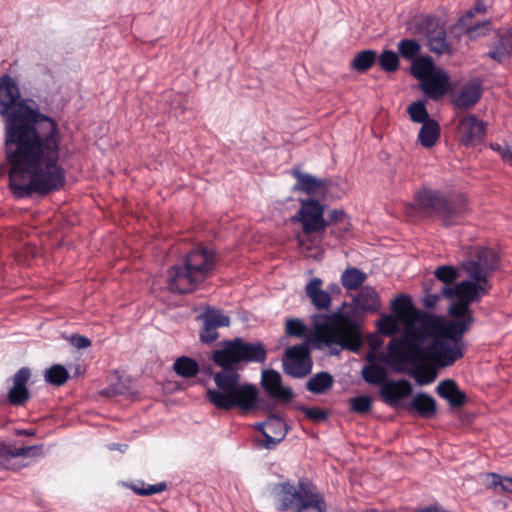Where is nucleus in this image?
I'll list each match as a JSON object with an SVG mask.
<instances>
[{
    "mask_svg": "<svg viewBox=\"0 0 512 512\" xmlns=\"http://www.w3.org/2000/svg\"><path fill=\"white\" fill-rule=\"evenodd\" d=\"M0 115L12 195L23 199L61 190L66 171L59 164L58 123L41 113L34 100L22 98L18 83L8 74L0 77Z\"/></svg>",
    "mask_w": 512,
    "mask_h": 512,
    "instance_id": "obj_1",
    "label": "nucleus"
},
{
    "mask_svg": "<svg viewBox=\"0 0 512 512\" xmlns=\"http://www.w3.org/2000/svg\"><path fill=\"white\" fill-rule=\"evenodd\" d=\"M267 359L266 346L261 341L248 342L243 338L224 340L221 348L213 351V362L222 368L214 374L216 388L206 392L207 400L217 409H238L246 415L259 408V391L248 382H241L238 369L251 363L264 364Z\"/></svg>",
    "mask_w": 512,
    "mask_h": 512,
    "instance_id": "obj_2",
    "label": "nucleus"
},
{
    "mask_svg": "<svg viewBox=\"0 0 512 512\" xmlns=\"http://www.w3.org/2000/svg\"><path fill=\"white\" fill-rule=\"evenodd\" d=\"M216 253L213 249L201 247L186 254L182 264H176L167 271V287L173 294H189L213 273L216 267Z\"/></svg>",
    "mask_w": 512,
    "mask_h": 512,
    "instance_id": "obj_3",
    "label": "nucleus"
},
{
    "mask_svg": "<svg viewBox=\"0 0 512 512\" xmlns=\"http://www.w3.org/2000/svg\"><path fill=\"white\" fill-rule=\"evenodd\" d=\"M426 343L417 321L407 323L402 336L390 340L381 361L396 373H411L410 367L416 369L426 361Z\"/></svg>",
    "mask_w": 512,
    "mask_h": 512,
    "instance_id": "obj_4",
    "label": "nucleus"
},
{
    "mask_svg": "<svg viewBox=\"0 0 512 512\" xmlns=\"http://www.w3.org/2000/svg\"><path fill=\"white\" fill-rule=\"evenodd\" d=\"M414 201L420 210L438 216L445 227L456 225L468 210L467 201L461 196L429 187L417 191Z\"/></svg>",
    "mask_w": 512,
    "mask_h": 512,
    "instance_id": "obj_5",
    "label": "nucleus"
},
{
    "mask_svg": "<svg viewBox=\"0 0 512 512\" xmlns=\"http://www.w3.org/2000/svg\"><path fill=\"white\" fill-rule=\"evenodd\" d=\"M276 503V509L281 512L294 510V512H325L326 502L318 493L311 491L302 481L297 485L287 480L276 483L271 489Z\"/></svg>",
    "mask_w": 512,
    "mask_h": 512,
    "instance_id": "obj_6",
    "label": "nucleus"
},
{
    "mask_svg": "<svg viewBox=\"0 0 512 512\" xmlns=\"http://www.w3.org/2000/svg\"><path fill=\"white\" fill-rule=\"evenodd\" d=\"M416 321L428 342L430 338L464 343L463 336L471 328V319L459 321L426 312H417Z\"/></svg>",
    "mask_w": 512,
    "mask_h": 512,
    "instance_id": "obj_7",
    "label": "nucleus"
},
{
    "mask_svg": "<svg viewBox=\"0 0 512 512\" xmlns=\"http://www.w3.org/2000/svg\"><path fill=\"white\" fill-rule=\"evenodd\" d=\"M310 344H314L313 338L286 348L282 366L286 375L300 379L309 375L313 368Z\"/></svg>",
    "mask_w": 512,
    "mask_h": 512,
    "instance_id": "obj_8",
    "label": "nucleus"
},
{
    "mask_svg": "<svg viewBox=\"0 0 512 512\" xmlns=\"http://www.w3.org/2000/svg\"><path fill=\"white\" fill-rule=\"evenodd\" d=\"M324 209L325 205L317 199H302L300 209L291 217V220L300 222L305 234L322 233L327 228Z\"/></svg>",
    "mask_w": 512,
    "mask_h": 512,
    "instance_id": "obj_9",
    "label": "nucleus"
},
{
    "mask_svg": "<svg viewBox=\"0 0 512 512\" xmlns=\"http://www.w3.org/2000/svg\"><path fill=\"white\" fill-rule=\"evenodd\" d=\"M427 343L426 360H432L439 367L451 366L464 356V343H453L436 338H430Z\"/></svg>",
    "mask_w": 512,
    "mask_h": 512,
    "instance_id": "obj_10",
    "label": "nucleus"
},
{
    "mask_svg": "<svg viewBox=\"0 0 512 512\" xmlns=\"http://www.w3.org/2000/svg\"><path fill=\"white\" fill-rule=\"evenodd\" d=\"M421 29L425 34L428 49L438 55L453 53L451 43L447 39V34L439 20L433 16L427 15L422 19Z\"/></svg>",
    "mask_w": 512,
    "mask_h": 512,
    "instance_id": "obj_11",
    "label": "nucleus"
},
{
    "mask_svg": "<svg viewBox=\"0 0 512 512\" xmlns=\"http://www.w3.org/2000/svg\"><path fill=\"white\" fill-rule=\"evenodd\" d=\"M487 130V123L474 114H468L458 123L460 143L469 148L483 143Z\"/></svg>",
    "mask_w": 512,
    "mask_h": 512,
    "instance_id": "obj_12",
    "label": "nucleus"
},
{
    "mask_svg": "<svg viewBox=\"0 0 512 512\" xmlns=\"http://www.w3.org/2000/svg\"><path fill=\"white\" fill-rule=\"evenodd\" d=\"M314 345L318 349L329 348V354L338 356L343 350L357 352L360 342H353L341 329L335 328L324 335H317L313 338Z\"/></svg>",
    "mask_w": 512,
    "mask_h": 512,
    "instance_id": "obj_13",
    "label": "nucleus"
},
{
    "mask_svg": "<svg viewBox=\"0 0 512 512\" xmlns=\"http://www.w3.org/2000/svg\"><path fill=\"white\" fill-rule=\"evenodd\" d=\"M198 320H202V328L199 334L200 341L209 344L215 341L219 334V327H227L230 325V318L222 313L220 309L215 307H206L203 312L197 316Z\"/></svg>",
    "mask_w": 512,
    "mask_h": 512,
    "instance_id": "obj_14",
    "label": "nucleus"
},
{
    "mask_svg": "<svg viewBox=\"0 0 512 512\" xmlns=\"http://www.w3.org/2000/svg\"><path fill=\"white\" fill-rule=\"evenodd\" d=\"M420 89L427 98L441 100L451 89L450 76L443 69H437L419 83Z\"/></svg>",
    "mask_w": 512,
    "mask_h": 512,
    "instance_id": "obj_15",
    "label": "nucleus"
},
{
    "mask_svg": "<svg viewBox=\"0 0 512 512\" xmlns=\"http://www.w3.org/2000/svg\"><path fill=\"white\" fill-rule=\"evenodd\" d=\"M261 386L271 399L289 403L293 399V391L282 385L281 374L274 369L263 370Z\"/></svg>",
    "mask_w": 512,
    "mask_h": 512,
    "instance_id": "obj_16",
    "label": "nucleus"
},
{
    "mask_svg": "<svg viewBox=\"0 0 512 512\" xmlns=\"http://www.w3.org/2000/svg\"><path fill=\"white\" fill-rule=\"evenodd\" d=\"M413 391V386L406 379H388L380 388V395L383 401L391 407H402L403 400L408 398Z\"/></svg>",
    "mask_w": 512,
    "mask_h": 512,
    "instance_id": "obj_17",
    "label": "nucleus"
},
{
    "mask_svg": "<svg viewBox=\"0 0 512 512\" xmlns=\"http://www.w3.org/2000/svg\"><path fill=\"white\" fill-rule=\"evenodd\" d=\"M442 293L446 298L458 297L471 305L473 302H479L487 293V289L482 284L464 280L454 286H442Z\"/></svg>",
    "mask_w": 512,
    "mask_h": 512,
    "instance_id": "obj_18",
    "label": "nucleus"
},
{
    "mask_svg": "<svg viewBox=\"0 0 512 512\" xmlns=\"http://www.w3.org/2000/svg\"><path fill=\"white\" fill-rule=\"evenodd\" d=\"M487 56L498 64L512 58V28L498 29L495 32Z\"/></svg>",
    "mask_w": 512,
    "mask_h": 512,
    "instance_id": "obj_19",
    "label": "nucleus"
},
{
    "mask_svg": "<svg viewBox=\"0 0 512 512\" xmlns=\"http://www.w3.org/2000/svg\"><path fill=\"white\" fill-rule=\"evenodd\" d=\"M30 375L31 372L28 367L20 368L13 375V385L7 394V400L11 405L22 406L30 398V392L27 388Z\"/></svg>",
    "mask_w": 512,
    "mask_h": 512,
    "instance_id": "obj_20",
    "label": "nucleus"
},
{
    "mask_svg": "<svg viewBox=\"0 0 512 512\" xmlns=\"http://www.w3.org/2000/svg\"><path fill=\"white\" fill-rule=\"evenodd\" d=\"M291 174L296 179L293 191H303L308 195H316L320 190L325 191L328 188L327 180L302 172L298 167L293 168Z\"/></svg>",
    "mask_w": 512,
    "mask_h": 512,
    "instance_id": "obj_21",
    "label": "nucleus"
},
{
    "mask_svg": "<svg viewBox=\"0 0 512 512\" xmlns=\"http://www.w3.org/2000/svg\"><path fill=\"white\" fill-rule=\"evenodd\" d=\"M482 93L481 81L479 79H472L464 84L460 92L453 99V104L459 109H468L478 103Z\"/></svg>",
    "mask_w": 512,
    "mask_h": 512,
    "instance_id": "obj_22",
    "label": "nucleus"
},
{
    "mask_svg": "<svg viewBox=\"0 0 512 512\" xmlns=\"http://www.w3.org/2000/svg\"><path fill=\"white\" fill-rule=\"evenodd\" d=\"M345 305L346 303H343L342 306L335 311L336 322L343 325V327L340 328L353 342L362 343L359 317L354 310L343 311Z\"/></svg>",
    "mask_w": 512,
    "mask_h": 512,
    "instance_id": "obj_23",
    "label": "nucleus"
},
{
    "mask_svg": "<svg viewBox=\"0 0 512 512\" xmlns=\"http://www.w3.org/2000/svg\"><path fill=\"white\" fill-rule=\"evenodd\" d=\"M436 392L441 398L445 399L452 408H460L467 401L466 394L460 390L457 383L452 379L441 381L436 387Z\"/></svg>",
    "mask_w": 512,
    "mask_h": 512,
    "instance_id": "obj_24",
    "label": "nucleus"
},
{
    "mask_svg": "<svg viewBox=\"0 0 512 512\" xmlns=\"http://www.w3.org/2000/svg\"><path fill=\"white\" fill-rule=\"evenodd\" d=\"M405 408L409 411H415L423 419H430L436 415L437 403L431 395L419 392Z\"/></svg>",
    "mask_w": 512,
    "mask_h": 512,
    "instance_id": "obj_25",
    "label": "nucleus"
},
{
    "mask_svg": "<svg viewBox=\"0 0 512 512\" xmlns=\"http://www.w3.org/2000/svg\"><path fill=\"white\" fill-rule=\"evenodd\" d=\"M322 279L315 277L305 287V292L312 304L319 310L327 309L331 304L330 294L322 289Z\"/></svg>",
    "mask_w": 512,
    "mask_h": 512,
    "instance_id": "obj_26",
    "label": "nucleus"
},
{
    "mask_svg": "<svg viewBox=\"0 0 512 512\" xmlns=\"http://www.w3.org/2000/svg\"><path fill=\"white\" fill-rule=\"evenodd\" d=\"M357 307L366 312H376L380 308L379 294L375 288L364 286L354 298Z\"/></svg>",
    "mask_w": 512,
    "mask_h": 512,
    "instance_id": "obj_27",
    "label": "nucleus"
},
{
    "mask_svg": "<svg viewBox=\"0 0 512 512\" xmlns=\"http://www.w3.org/2000/svg\"><path fill=\"white\" fill-rule=\"evenodd\" d=\"M441 128L439 123L433 119L428 120L427 123L422 124L419 133L418 141L425 148L433 147L440 137Z\"/></svg>",
    "mask_w": 512,
    "mask_h": 512,
    "instance_id": "obj_28",
    "label": "nucleus"
},
{
    "mask_svg": "<svg viewBox=\"0 0 512 512\" xmlns=\"http://www.w3.org/2000/svg\"><path fill=\"white\" fill-rule=\"evenodd\" d=\"M334 383L333 376L326 371L314 374L306 383V389L313 394H324Z\"/></svg>",
    "mask_w": 512,
    "mask_h": 512,
    "instance_id": "obj_29",
    "label": "nucleus"
},
{
    "mask_svg": "<svg viewBox=\"0 0 512 512\" xmlns=\"http://www.w3.org/2000/svg\"><path fill=\"white\" fill-rule=\"evenodd\" d=\"M377 60V52L373 49H366L358 52L350 63V67L358 73L368 71Z\"/></svg>",
    "mask_w": 512,
    "mask_h": 512,
    "instance_id": "obj_30",
    "label": "nucleus"
},
{
    "mask_svg": "<svg viewBox=\"0 0 512 512\" xmlns=\"http://www.w3.org/2000/svg\"><path fill=\"white\" fill-rule=\"evenodd\" d=\"M362 377L364 381L371 385H379L380 388L383 383L387 382V371L383 366L377 364H369L363 367Z\"/></svg>",
    "mask_w": 512,
    "mask_h": 512,
    "instance_id": "obj_31",
    "label": "nucleus"
},
{
    "mask_svg": "<svg viewBox=\"0 0 512 512\" xmlns=\"http://www.w3.org/2000/svg\"><path fill=\"white\" fill-rule=\"evenodd\" d=\"M434 62L431 57H419L413 60L410 72L414 78L422 82L430 73L434 72Z\"/></svg>",
    "mask_w": 512,
    "mask_h": 512,
    "instance_id": "obj_32",
    "label": "nucleus"
},
{
    "mask_svg": "<svg viewBox=\"0 0 512 512\" xmlns=\"http://www.w3.org/2000/svg\"><path fill=\"white\" fill-rule=\"evenodd\" d=\"M455 299L451 302L448 313L454 320L467 321L471 319V325L475 322V318L472 314L470 304L466 301L454 297Z\"/></svg>",
    "mask_w": 512,
    "mask_h": 512,
    "instance_id": "obj_33",
    "label": "nucleus"
},
{
    "mask_svg": "<svg viewBox=\"0 0 512 512\" xmlns=\"http://www.w3.org/2000/svg\"><path fill=\"white\" fill-rule=\"evenodd\" d=\"M173 368L176 374L183 378L194 377L199 372L198 362L187 356L177 358L174 362Z\"/></svg>",
    "mask_w": 512,
    "mask_h": 512,
    "instance_id": "obj_34",
    "label": "nucleus"
},
{
    "mask_svg": "<svg viewBox=\"0 0 512 512\" xmlns=\"http://www.w3.org/2000/svg\"><path fill=\"white\" fill-rule=\"evenodd\" d=\"M435 280L431 283L433 286H454V282L458 277V271L454 266L442 265L434 271Z\"/></svg>",
    "mask_w": 512,
    "mask_h": 512,
    "instance_id": "obj_35",
    "label": "nucleus"
},
{
    "mask_svg": "<svg viewBox=\"0 0 512 512\" xmlns=\"http://www.w3.org/2000/svg\"><path fill=\"white\" fill-rule=\"evenodd\" d=\"M366 274L356 267L346 269L341 275V284L347 290L358 289L366 280Z\"/></svg>",
    "mask_w": 512,
    "mask_h": 512,
    "instance_id": "obj_36",
    "label": "nucleus"
},
{
    "mask_svg": "<svg viewBox=\"0 0 512 512\" xmlns=\"http://www.w3.org/2000/svg\"><path fill=\"white\" fill-rule=\"evenodd\" d=\"M400 320L401 319L392 314L382 315V317L376 322L378 332L384 336H392L396 334L399 330Z\"/></svg>",
    "mask_w": 512,
    "mask_h": 512,
    "instance_id": "obj_37",
    "label": "nucleus"
},
{
    "mask_svg": "<svg viewBox=\"0 0 512 512\" xmlns=\"http://www.w3.org/2000/svg\"><path fill=\"white\" fill-rule=\"evenodd\" d=\"M462 266L467 275L470 278H472L476 283L486 284L488 282V272L484 270V268L475 260L470 259L464 261Z\"/></svg>",
    "mask_w": 512,
    "mask_h": 512,
    "instance_id": "obj_38",
    "label": "nucleus"
},
{
    "mask_svg": "<svg viewBox=\"0 0 512 512\" xmlns=\"http://www.w3.org/2000/svg\"><path fill=\"white\" fill-rule=\"evenodd\" d=\"M473 260L479 263L488 273L495 270L498 265V258L496 254L489 248L479 249Z\"/></svg>",
    "mask_w": 512,
    "mask_h": 512,
    "instance_id": "obj_39",
    "label": "nucleus"
},
{
    "mask_svg": "<svg viewBox=\"0 0 512 512\" xmlns=\"http://www.w3.org/2000/svg\"><path fill=\"white\" fill-rule=\"evenodd\" d=\"M407 112L411 121L414 123L424 124L427 123L428 120H433V118H430L423 100L411 103L407 108Z\"/></svg>",
    "mask_w": 512,
    "mask_h": 512,
    "instance_id": "obj_40",
    "label": "nucleus"
},
{
    "mask_svg": "<svg viewBox=\"0 0 512 512\" xmlns=\"http://www.w3.org/2000/svg\"><path fill=\"white\" fill-rule=\"evenodd\" d=\"M68 378L69 373L67 369L60 364L51 366L45 372V381L55 386L63 385Z\"/></svg>",
    "mask_w": 512,
    "mask_h": 512,
    "instance_id": "obj_41",
    "label": "nucleus"
},
{
    "mask_svg": "<svg viewBox=\"0 0 512 512\" xmlns=\"http://www.w3.org/2000/svg\"><path fill=\"white\" fill-rule=\"evenodd\" d=\"M390 308L394 316L402 319L406 313L413 309V302L410 296L400 294L392 300Z\"/></svg>",
    "mask_w": 512,
    "mask_h": 512,
    "instance_id": "obj_42",
    "label": "nucleus"
},
{
    "mask_svg": "<svg viewBox=\"0 0 512 512\" xmlns=\"http://www.w3.org/2000/svg\"><path fill=\"white\" fill-rule=\"evenodd\" d=\"M379 66L385 72H395L399 68L398 54L392 50H384L379 57L377 56Z\"/></svg>",
    "mask_w": 512,
    "mask_h": 512,
    "instance_id": "obj_43",
    "label": "nucleus"
},
{
    "mask_svg": "<svg viewBox=\"0 0 512 512\" xmlns=\"http://www.w3.org/2000/svg\"><path fill=\"white\" fill-rule=\"evenodd\" d=\"M420 49L421 45L414 39L406 38L398 43L399 54L407 60H414Z\"/></svg>",
    "mask_w": 512,
    "mask_h": 512,
    "instance_id": "obj_44",
    "label": "nucleus"
},
{
    "mask_svg": "<svg viewBox=\"0 0 512 512\" xmlns=\"http://www.w3.org/2000/svg\"><path fill=\"white\" fill-rule=\"evenodd\" d=\"M424 298L423 305L427 309H433L436 307L437 303L442 297H445V294L442 293V286L436 287L431 284V286L424 287Z\"/></svg>",
    "mask_w": 512,
    "mask_h": 512,
    "instance_id": "obj_45",
    "label": "nucleus"
},
{
    "mask_svg": "<svg viewBox=\"0 0 512 512\" xmlns=\"http://www.w3.org/2000/svg\"><path fill=\"white\" fill-rule=\"evenodd\" d=\"M312 323L315 330L320 331L323 329H328L331 331L332 329L339 328L336 326V316L335 312L332 314H314L312 316Z\"/></svg>",
    "mask_w": 512,
    "mask_h": 512,
    "instance_id": "obj_46",
    "label": "nucleus"
},
{
    "mask_svg": "<svg viewBox=\"0 0 512 512\" xmlns=\"http://www.w3.org/2000/svg\"><path fill=\"white\" fill-rule=\"evenodd\" d=\"M350 411L358 414H366L372 408V398L368 395H359L349 400Z\"/></svg>",
    "mask_w": 512,
    "mask_h": 512,
    "instance_id": "obj_47",
    "label": "nucleus"
},
{
    "mask_svg": "<svg viewBox=\"0 0 512 512\" xmlns=\"http://www.w3.org/2000/svg\"><path fill=\"white\" fill-rule=\"evenodd\" d=\"M267 427L278 438L283 440L287 434L288 426L286 422L278 415L272 414L267 418Z\"/></svg>",
    "mask_w": 512,
    "mask_h": 512,
    "instance_id": "obj_48",
    "label": "nucleus"
},
{
    "mask_svg": "<svg viewBox=\"0 0 512 512\" xmlns=\"http://www.w3.org/2000/svg\"><path fill=\"white\" fill-rule=\"evenodd\" d=\"M298 410L303 412L308 419L315 422L326 421L329 417L328 412L319 407H307L301 405L298 407Z\"/></svg>",
    "mask_w": 512,
    "mask_h": 512,
    "instance_id": "obj_49",
    "label": "nucleus"
},
{
    "mask_svg": "<svg viewBox=\"0 0 512 512\" xmlns=\"http://www.w3.org/2000/svg\"><path fill=\"white\" fill-rule=\"evenodd\" d=\"M286 334L288 336H294L301 338L306 333V326L300 319H288L286 322Z\"/></svg>",
    "mask_w": 512,
    "mask_h": 512,
    "instance_id": "obj_50",
    "label": "nucleus"
},
{
    "mask_svg": "<svg viewBox=\"0 0 512 512\" xmlns=\"http://www.w3.org/2000/svg\"><path fill=\"white\" fill-rule=\"evenodd\" d=\"M43 447H44L43 444H39V445L22 446L19 448H14V458L40 456L42 454Z\"/></svg>",
    "mask_w": 512,
    "mask_h": 512,
    "instance_id": "obj_51",
    "label": "nucleus"
},
{
    "mask_svg": "<svg viewBox=\"0 0 512 512\" xmlns=\"http://www.w3.org/2000/svg\"><path fill=\"white\" fill-rule=\"evenodd\" d=\"M263 438L257 440V446L267 450H274L282 441L281 438L271 436L267 431H263Z\"/></svg>",
    "mask_w": 512,
    "mask_h": 512,
    "instance_id": "obj_52",
    "label": "nucleus"
},
{
    "mask_svg": "<svg viewBox=\"0 0 512 512\" xmlns=\"http://www.w3.org/2000/svg\"><path fill=\"white\" fill-rule=\"evenodd\" d=\"M167 489L166 482H159L156 484H146L145 489L137 490V495L139 496H150L157 493H161Z\"/></svg>",
    "mask_w": 512,
    "mask_h": 512,
    "instance_id": "obj_53",
    "label": "nucleus"
},
{
    "mask_svg": "<svg viewBox=\"0 0 512 512\" xmlns=\"http://www.w3.org/2000/svg\"><path fill=\"white\" fill-rule=\"evenodd\" d=\"M347 217L345 211L343 209H332L327 214V227L329 225H336L341 223Z\"/></svg>",
    "mask_w": 512,
    "mask_h": 512,
    "instance_id": "obj_54",
    "label": "nucleus"
},
{
    "mask_svg": "<svg viewBox=\"0 0 512 512\" xmlns=\"http://www.w3.org/2000/svg\"><path fill=\"white\" fill-rule=\"evenodd\" d=\"M70 341L71 344L78 349H85L91 345V340L87 336L80 334H73Z\"/></svg>",
    "mask_w": 512,
    "mask_h": 512,
    "instance_id": "obj_55",
    "label": "nucleus"
},
{
    "mask_svg": "<svg viewBox=\"0 0 512 512\" xmlns=\"http://www.w3.org/2000/svg\"><path fill=\"white\" fill-rule=\"evenodd\" d=\"M490 25V21L489 20H484L483 22H478L476 23L475 25L473 26H470L467 28L466 30V33L468 34V36L470 38H476L479 34H478V30L481 29V28H486V30L488 31L489 28L488 26Z\"/></svg>",
    "mask_w": 512,
    "mask_h": 512,
    "instance_id": "obj_56",
    "label": "nucleus"
},
{
    "mask_svg": "<svg viewBox=\"0 0 512 512\" xmlns=\"http://www.w3.org/2000/svg\"><path fill=\"white\" fill-rule=\"evenodd\" d=\"M491 3V0H477L476 3L471 7V9L476 14H483L487 11L489 4Z\"/></svg>",
    "mask_w": 512,
    "mask_h": 512,
    "instance_id": "obj_57",
    "label": "nucleus"
},
{
    "mask_svg": "<svg viewBox=\"0 0 512 512\" xmlns=\"http://www.w3.org/2000/svg\"><path fill=\"white\" fill-rule=\"evenodd\" d=\"M0 458L5 460L14 458V448H11L4 442H0Z\"/></svg>",
    "mask_w": 512,
    "mask_h": 512,
    "instance_id": "obj_58",
    "label": "nucleus"
},
{
    "mask_svg": "<svg viewBox=\"0 0 512 512\" xmlns=\"http://www.w3.org/2000/svg\"><path fill=\"white\" fill-rule=\"evenodd\" d=\"M487 476L489 478H491L490 487H492V488L500 487L502 489V485H503V482H504V477L500 476L497 473H493V472L488 473Z\"/></svg>",
    "mask_w": 512,
    "mask_h": 512,
    "instance_id": "obj_59",
    "label": "nucleus"
},
{
    "mask_svg": "<svg viewBox=\"0 0 512 512\" xmlns=\"http://www.w3.org/2000/svg\"><path fill=\"white\" fill-rule=\"evenodd\" d=\"M501 159L508 165L512 166V145L505 144Z\"/></svg>",
    "mask_w": 512,
    "mask_h": 512,
    "instance_id": "obj_60",
    "label": "nucleus"
},
{
    "mask_svg": "<svg viewBox=\"0 0 512 512\" xmlns=\"http://www.w3.org/2000/svg\"><path fill=\"white\" fill-rule=\"evenodd\" d=\"M126 486L129 489H131L135 494H137V490L146 488V483L140 480L136 482H130L129 484H126Z\"/></svg>",
    "mask_w": 512,
    "mask_h": 512,
    "instance_id": "obj_61",
    "label": "nucleus"
},
{
    "mask_svg": "<svg viewBox=\"0 0 512 512\" xmlns=\"http://www.w3.org/2000/svg\"><path fill=\"white\" fill-rule=\"evenodd\" d=\"M470 20H471V19H469V18H465V15L463 14V15H461V16L458 18V20H457V22H456V27H458V28H462V29H463V28H466V29H467V28L469 27L468 25H469V23H470Z\"/></svg>",
    "mask_w": 512,
    "mask_h": 512,
    "instance_id": "obj_62",
    "label": "nucleus"
},
{
    "mask_svg": "<svg viewBox=\"0 0 512 512\" xmlns=\"http://www.w3.org/2000/svg\"><path fill=\"white\" fill-rule=\"evenodd\" d=\"M502 491L512 494V477H504Z\"/></svg>",
    "mask_w": 512,
    "mask_h": 512,
    "instance_id": "obj_63",
    "label": "nucleus"
},
{
    "mask_svg": "<svg viewBox=\"0 0 512 512\" xmlns=\"http://www.w3.org/2000/svg\"><path fill=\"white\" fill-rule=\"evenodd\" d=\"M369 344L372 350H376L382 344V340L378 337H372L369 340Z\"/></svg>",
    "mask_w": 512,
    "mask_h": 512,
    "instance_id": "obj_64",
    "label": "nucleus"
}]
</instances>
